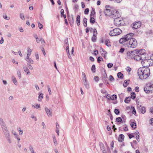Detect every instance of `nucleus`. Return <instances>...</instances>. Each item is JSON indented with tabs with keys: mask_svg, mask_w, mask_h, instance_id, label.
Returning <instances> with one entry per match:
<instances>
[{
	"mask_svg": "<svg viewBox=\"0 0 153 153\" xmlns=\"http://www.w3.org/2000/svg\"><path fill=\"white\" fill-rule=\"evenodd\" d=\"M134 35V34L132 33L127 34L120 39L119 42L123 44L126 42V44L128 47L135 48L137 46V42L136 40L133 37Z\"/></svg>",
	"mask_w": 153,
	"mask_h": 153,
	"instance_id": "nucleus-1",
	"label": "nucleus"
},
{
	"mask_svg": "<svg viewBox=\"0 0 153 153\" xmlns=\"http://www.w3.org/2000/svg\"><path fill=\"white\" fill-rule=\"evenodd\" d=\"M144 53H145V49H143L129 51L127 53L126 58L129 59H134L135 60L139 61L141 58H144L145 55L142 54H144Z\"/></svg>",
	"mask_w": 153,
	"mask_h": 153,
	"instance_id": "nucleus-2",
	"label": "nucleus"
},
{
	"mask_svg": "<svg viewBox=\"0 0 153 153\" xmlns=\"http://www.w3.org/2000/svg\"><path fill=\"white\" fill-rule=\"evenodd\" d=\"M137 74L140 79H146L150 74V69L148 67H140L138 70Z\"/></svg>",
	"mask_w": 153,
	"mask_h": 153,
	"instance_id": "nucleus-3",
	"label": "nucleus"
},
{
	"mask_svg": "<svg viewBox=\"0 0 153 153\" xmlns=\"http://www.w3.org/2000/svg\"><path fill=\"white\" fill-rule=\"evenodd\" d=\"M143 54L145 55L144 58H142L140 59V60H141V63L143 66V67H148L149 66L153 65V62H152V63H149L150 59H146V51L145 50V53Z\"/></svg>",
	"mask_w": 153,
	"mask_h": 153,
	"instance_id": "nucleus-4",
	"label": "nucleus"
},
{
	"mask_svg": "<svg viewBox=\"0 0 153 153\" xmlns=\"http://www.w3.org/2000/svg\"><path fill=\"white\" fill-rule=\"evenodd\" d=\"M0 124L6 137L10 136V134L7 129L6 126L2 118H0Z\"/></svg>",
	"mask_w": 153,
	"mask_h": 153,
	"instance_id": "nucleus-5",
	"label": "nucleus"
},
{
	"mask_svg": "<svg viewBox=\"0 0 153 153\" xmlns=\"http://www.w3.org/2000/svg\"><path fill=\"white\" fill-rule=\"evenodd\" d=\"M144 90L147 94L153 93V84H147L144 88Z\"/></svg>",
	"mask_w": 153,
	"mask_h": 153,
	"instance_id": "nucleus-6",
	"label": "nucleus"
},
{
	"mask_svg": "<svg viewBox=\"0 0 153 153\" xmlns=\"http://www.w3.org/2000/svg\"><path fill=\"white\" fill-rule=\"evenodd\" d=\"M122 32L120 28H116L111 30L109 33V35L111 36H117L119 35Z\"/></svg>",
	"mask_w": 153,
	"mask_h": 153,
	"instance_id": "nucleus-7",
	"label": "nucleus"
},
{
	"mask_svg": "<svg viewBox=\"0 0 153 153\" xmlns=\"http://www.w3.org/2000/svg\"><path fill=\"white\" fill-rule=\"evenodd\" d=\"M111 17L114 19L120 17L121 16L119 11L116 9L112 10L111 13Z\"/></svg>",
	"mask_w": 153,
	"mask_h": 153,
	"instance_id": "nucleus-8",
	"label": "nucleus"
},
{
	"mask_svg": "<svg viewBox=\"0 0 153 153\" xmlns=\"http://www.w3.org/2000/svg\"><path fill=\"white\" fill-rule=\"evenodd\" d=\"M122 20V19L120 17L115 19H114V23L117 26H121Z\"/></svg>",
	"mask_w": 153,
	"mask_h": 153,
	"instance_id": "nucleus-9",
	"label": "nucleus"
},
{
	"mask_svg": "<svg viewBox=\"0 0 153 153\" xmlns=\"http://www.w3.org/2000/svg\"><path fill=\"white\" fill-rule=\"evenodd\" d=\"M141 22H135L133 23L132 28L134 29H136L140 27Z\"/></svg>",
	"mask_w": 153,
	"mask_h": 153,
	"instance_id": "nucleus-10",
	"label": "nucleus"
},
{
	"mask_svg": "<svg viewBox=\"0 0 153 153\" xmlns=\"http://www.w3.org/2000/svg\"><path fill=\"white\" fill-rule=\"evenodd\" d=\"M45 109L48 116H52V113L51 112L50 110L47 107H45Z\"/></svg>",
	"mask_w": 153,
	"mask_h": 153,
	"instance_id": "nucleus-11",
	"label": "nucleus"
},
{
	"mask_svg": "<svg viewBox=\"0 0 153 153\" xmlns=\"http://www.w3.org/2000/svg\"><path fill=\"white\" fill-rule=\"evenodd\" d=\"M124 138V135L122 134H120L118 138V141L120 142H122L123 141Z\"/></svg>",
	"mask_w": 153,
	"mask_h": 153,
	"instance_id": "nucleus-12",
	"label": "nucleus"
},
{
	"mask_svg": "<svg viewBox=\"0 0 153 153\" xmlns=\"http://www.w3.org/2000/svg\"><path fill=\"white\" fill-rule=\"evenodd\" d=\"M25 60L29 63L31 64L33 63V61L29 57H26L25 58Z\"/></svg>",
	"mask_w": 153,
	"mask_h": 153,
	"instance_id": "nucleus-13",
	"label": "nucleus"
},
{
	"mask_svg": "<svg viewBox=\"0 0 153 153\" xmlns=\"http://www.w3.org/2000/svg\"><path fill=\"white\" fill-rule=\"evenodd\" d=\"M80 17L79 15H78L76 18V23L78 26L80 25Z\"/></svg>",
	"mask_w": 153,
	"mask_h": 153,
	"instance_id": "nucleus-14",
	"label": "nucleus"
},
{
	"mask_svg": "<svg viewBox=\"0 0 153 153\" xmlns=\"http://www.w3.org/2000/svg\"><path fill=\"white\" fill-rule=\"evenodd\" d=\"M100 51L102 53V55L104 57H105L106 56V52L104 51L102 48H101V49H100Z\"/></svg>",
	"mask_w": 153,
	"mask_h": 153,
	"instance_id": "nucleus-15",
	"label": "nucleus"
},
{
	"mask_svg": "<svg viewBox=\"0 0 153 153\" xmlns=\"http://www.w3.org/2000/svg\"><path fill=\"white\" fill-rule=\"evenodd\" d=\"M111 11H112V10L111 9L106 8V9L105 11V13L107 14V15H109L110 14H111Z\"/></svg>",
	"mask_w": 153,
	"mask_h": 153,
	"instance_id": "nucleus-16",
	"label": "nucleus"
},
{
	"mask_svg": "<svg viewBox=\"0 0 153 153\" xmlns=\"http://www.w3.org/2000/svg\"><path fill=\"white\" fill-rule=\"evenodd\" d=\"M11 79L14 84L16 85H17V82L15 77L13 76L12 77Z\"/></svg>",
	"mask_w": 153,
	"mask_h": 153,
	"instance_id": "nucleus-17",
	"label": "nucleus"
},
{
	"mask_svg": "<svg viewBox=\"0 0 153 153\" xmlns=\"http://www.w3.org/2000/svg\"><path fill=\"white\" fill-rule=\"evenodd\" d=\"M83 84H84V85L85 86V88L87 89H88L89 88V87L88 82V81H83Z\"/></svg>",
	"mask_w": 153,
	"mask_h": 153,
	"instance_id": "nucleus-18",
	"label": "nucleus"
},
{
	"mask_svg": "<svg viewBox=\"0 0 153 153\" xmlns=\"http://www.w3.org/2000/svg\"><path fill=\"white\" fill-rule=\"evenodd\" d=\"M32 50L30 48L27 49V53L26 57H29L31 54Z\"/></svg>",
	"mask_w": 153,
	"mask_h": 153,
	"instance_id": "nucleus-19",
	"label": "nucleus"
},
{
	"mask_svg": "<svg viewBox=\"0 0 153 153\" xmlns=\"http://www.w3.org/2000/svg\"><path fill=\"white\" fill-rule=\"evenodd\" d=\"M23 69L25 72H26L27 75L30 73V71L28 68L26 67H24Z\"/></svg>",
	"mask_w": 153,
	"mask_h": 153,
	"instance_id": "nucleus-20",
	"label": "nucleus"
},
{
	"mask_svg": "<svg viewBox=\"0 0 153 153\" xmlns=\"http://www.w3.org/2000/svg\"><path fill=\"white\" fill-rule=\"evenodd\" d=\"M141 108L140 109V111L141 113L144 114L146 112V108L144 107H141L140 106Z\"/></svg>",
	"mask_w": 153,
	"mask_h": 153,
	"instance_id": "nucleus-21",
	"label": "nucleus"
},
{
	"mask_svg": "<svg viewBox=\"0 0 153 153\" xmlns=\"http://www.w3.org/2000/svg\"><path fill=\"white\" fill-rule=\"evenodd\" d=\"M105 42V45L107 46L110 47L111 46V45L110 44V41L108 39L106 40Z\"/></svg>",
	"mask_w": 153,
	"mask_h": 153,
	"instance_id": "nucleus-22",
	"label": "nucleus"
},
{
	"mask_svg": "<svg viewBox=\"0 0 153 153\" xmlns=\"http://www.w3.org/2000/svg\"><path fill=\"white\" fill-rule=\"evenodd\" d=\"M43 94L42 93L40 94L38 97V101H41L42 99L43 98Z\"/></svg>",
	"mask_w": 153,
	"mask_h": 153,
	"instance_id": "nucleus-23",
	"label": "nucleus"
},
{
	"mask_svg": "<svg viewBox=\"0 0 153 153\" xmlns=\"http://www.w3.org/2000/svg\"><path fill=\"white\" fill-rule=\"evenodd\" d=\"M129 80H125L124 81V82L123 84V86L124 87H126L127 85L129 84Z\"/></svg>",
	"mask_w": 153,
	"mask_h": 153,
	"instance_id": "nucleus-24",
	"label": "nucleus"
},
{
	"mask_svg": "<svg viewBox=\"0 0 153 153\" xmlns=\"http://www.w3.org/2000/svg\"><path fill=\"white\" fill-rule=\"evenodd\" d=\"M131 127L132 128L135 129L136 128V123L134 122H131L130 124Z\"/></svg>",
	"mask_w": 153,
	"mask_h": 153,
	"instance_id": "nucleus-25",
	"label": "nucleus"
},
{
	"mask_svg": "<svg viewBox=\"0 0 153 153\" xmlns=\"http://www.w3.org/2000/svg\"><path fill=\"white\" fill-rule=\"evenodd\" d=\"M118 77L120 79L123 78V74L121 72H119L117 73Z\"/></svg>",
	"mask_w": 153,
	"mask_h": 153,
	"instance_id": "nucleus-26",
	"label": "nucleus"
},
{
	"mask_svg": "<svg viewBox=\"0 0 153 153\" xmlns=\"http://www.w3.org/2000/svg\"><path fill=\"white\" fill-rule=\"evenodd\" d=\"M53 140L54 143V145L56 146L57 145V141L56 137L55 136H53Z\"/></svg>",
	"mask_w": 153,
	"mask_h": 153,
	"instance_id": "nucleus-27",
	"label": "nucleus"
},
{
	"mask_svg": "<svg viewBox=\"0 0 153 153\" xmlns=\"http://www.w3.org/2000/svg\"><path fill=\"white\" fill-rule=\"evenodd\" d=\"M17 74L19 78L20 79L21 77V73L20 70H18L17 71Z\"/></svg>",
	"mask_w": 153,
	"mask_h": 153,
	"instance_id": "nucleus-28",
	"label": "nucleus"
},
{
	"mask_svg": "<svg viewBox=\"0 0 153 153\" xmlns=\"http://www.w3.org/2000/svg\"><path fill=\"white\" fill-rule=\"evenodd\" d=\"M90 21L91 23L93 24L95 22V19L94 18L92 17H90Z\"/></svg>",
	"mask_w": 153,
	"mask_h": 153,
	"instance_id": "nucleus-29",
	"label": "nucleus"
},
{
	"mask_svg": "<svg viewBox=\"0 0 153 153\" xmlns=\"http://www.w3.org/2000/svg\"><path fill=\"white\" fill-rule=\"evenodd\" d=\"M136 97V94L134 92H132L131 93V98L133 99H134Z\"/></svg>",
	"mask_w": 153,
	"mask_h": 153,
	"instance_id": "nucleus-30",
	"label": "nucleus"
},
{
	"mask_svg": "<svg viewBox=\"0 0 153 153\" xmlns=\"http://www.w3.org/2000/svg\"><path fill=\"white\" fill-rule=\"evenodd\" d=\"M130 98L129 97H127L125 100V102L126 103H128L130 101Z\"/></svg>",
	"mask_w": 153,
	"mask_h": 153,
	"instance_id": "nucleus-31",
	"label": "nucleus"
},
{
	"mask_svg": "<svg viewBox=\"0 0 153 153\" xmlns=\"http://www.w3.org/2000/svg\"><path fill=\"white\" fill-rule=\"evenodd\" d=\"M82 75L83 76V77L82 78V80H83V81H87V80L86 79V76L85 74L84 73H82Z\"/></svg>",
	"mask_w": 153,
	"mask_h": 153,
	"instance_id": "nucleus-32",
	"label": "nucleus"
},
{
	"mask_svg": "<svg viewBox=\"0 0 153 153\" xmlns=\"http://www.w3.org/2000/svg\"><path fill=\"white\" fill-rule=\"evenodd\" d=\"M29 149L32 153H36V152H34L32 146H30L29 147Z\"/></svg>",
	"mask_w": 153,
	"mask_h": 153,
	"instance_id": "nucleus-33",
	"label": "nucleus"
},
{
	"mask_svg": "<svg viewBox=\"0 0 153 153\" xmlns=\"http://www.w3.org/2000/svg\"><path fill=\"white\" fill-rule=\"evenodd\" d=\"M117 97L116 95L113 94V95L111 96V100H114L117 99Z\"/></svg>",
	"mask_w": 153,
	"mask_h": 153,
	"instance_id": "nucleus-34",
	"label": "nucleus"
},
{
	"mask_svg": "<svg viewBox=\"0 0 153 153\" xmlns=\"http://www.w3.org/2000/svg\"><path fill=\"white\" fill-rule=\"evenodd\" d=\"M95 65H93L92 66L91 68V70L94 73L95 72Z\"/></svg>",
	"mask_w": 153,
	"mask_h": 153,
	"instance_id": "nucleus-35",
	"label": "nucleus"
},
{
	"mask_svg": "<svg viewBox=\"0 0 153 153\" xmlns=\"http://www.w3.org/2000/svg\"><path fill=\"white\" fill-rule=\"evenodd\" d=\"M93 33L94 36H97V30L96 29H94Z\"/></svg>",
	"mask_w": 153,
	"mask_h": 153,
	"instance_id": "nucleus-36",
	"label": "nucleus"
},
{
	"mask_svg": "<svg viewBox=\"0 0 153 153\" xmlns=\"http://www.w3.org/2000/svg\"><path fill=\"white\" fill-rule=\"evenodd\" d=\"M114 112L116 115H118L120 113V111L118 109H115L114 110Z\"/></svg>",
	"mask_w": 153,
	"mask_h": 153,
	"instance_id": "nucleus-37",
	"label": "nucleus"
},
{
	"mask_svg": "<svg viewBox=\"0 0 153 153\" xmlns=\"http://www.w3.org/2000/svg\"><path fill=\"white\" fill-rule=\"evenodd\" d=\"M38 26L39 28L40 29H42L43 28V25L42 24H41L39 22H38Z\"/></svg>",
	"mask_w": 153,
	"mask_h": 153,
	"instance_id": "nucleus-38",
	"label": "nucleus"
},
{
	"mask_svg": "<svg viewBox=\"0 0 153 153\" xmlns=\"http://www.w3.org/2000/svg\"><path fill=\"white\" fill-rule=\"evenodd\" d=\"M101 149L102 150L103 153H107V151L104 147L101 148Z\"/></svg>",
	"mask_w": 153,
	"mask_h": 153,
	"instance_id": "nucleus-39",
	"label": "nucleus"
},
{
	"mask_svg": "<svg viewBox=\"0 0 153 153\" xmlns=\"http://www.w3.org/2000/svg\"><path fill=\"white\" fill-rule=\"evenodd\" d=\"M41 43L43 45H45V42L44 39L42 38H41L40 39Z\"/></svg>",
	"mask_w": 153,
	"mask_h": 153,
	"instance_id": "nucleus-40",
	"label": "nucleus"
},
{
	"mask_svg": "<svg viewBox=\"0 0 153 153\" xmlns=\"http://www.w3.org/2000/svg\"><path fill=\"white\" fill-rule=\"evenodd\" d=\"M122 121V119L120 117H117L116 118V121L117 122H120Z\"/></svg>",
	"mask_w": 153,
	"mask_h": 153,
	"instance_id": "nucleus-41",
	"label": "nucleus"
},
{
	"mask_svg": "<svg viewBox=\"0 0 153 153\" xmlns=\"http://www.w3.org/2000/svg\"><path fill=\"white\" fill-rule=\"evenodd\" d=\"M41 50L43 52V54L44 56H46V53L45 50L44 49V48H41Z\"/></svg>",
	"mask_w": 153,
	"mask_h": 153,
	"instance_id": "nucleus-42",
	"label": "nucleus"
},
{
	"mask_svg": "<svg viewBox=\"0 0 153 153\" xmlns=\"http://www.w3.org/2000/svg\"><path fill=\"white\" fill-rule=\"evenodd\" d=\"M96 36H93L91 38L92 41L94 42H95L96 41Z\"/></svg>",
	"mask_w": 153,
	"mask_h": 153,
	"instance_id": "nucleus-43",
	"label": "nucleus"
},
{
	"mask_svg": "<svg viewBox=\"0 0 153 153\" xmlns=\"http://www.w3.org/2000/svg\"><path fill=\"white\" fill-rule=\"evenodd\" d=\"M109 78L110 81L111 82L113 81L114 80V78H113V76L112 75H110L109 76Z\"/></svg>",
	"mask_w": 153,
	"mask_h": 153,
	"instance_id": "nucleus-44",
	"label": "nucleus"
},
{
	"mask_svg": "<svg viewBox=\"0 0 153 153\" xmlns=\"http://www.w3.org/2000/svg\"><path fill=\"white\" fill-rule=\"evenodd\" d=\"M102 60H103V59L101 57H100V56L98 57L97 59V62H98L99 63L100 62V61Z\"/></svg>",
	"mask_w": 153,
	"mask_h": 153,
	"instance_id": "nucleus-45",
	"label": "nucleus"
},
{
	"mask_svg": "<svg viewBox=\"0 0 153 153\" xmlns=\"http://www.w3.org/2000/svg\"><path fill=\"white\" fill-rule=\"evenodd\" d=\"M89 11V9L88 8H86L84 11V13L85 15H87L88 14Z\"/></svg>",
	"mask_w": 153,
	"mask_h": 153,
	"instance_id": "nucleus-46",
	"label": "nucleus"
},
{
	"mask_svg": "<svg viewBox=\"0 0 153 153\" xmlns=\"http://www.w3.org/2000/svg\"><path fill=\"white\" fill-rule=\"evenodd\" d=\"M95 13V11L94 10V9H92L91 11V14H90V16H93L94 15Z\"/></svg>",
	"mask_w": 153,
	"mask_h": 153,
	"instance_id": "nucleus-47",
	"label": "nucleus"
},
{
	"mask_svg": "<svg viewBox=\"0 0 153 153\" xmlns=\"http://www.w3.org/2000/svg\"><path fill=\"white\" fill-rule=\"evenodd\" d=\"M131 108L132 109V113L134 114H135L136 113V112L135 108L134 107H131Z\"/></svg>",
	"mask_w": 153,
	"mask_h": 153,
	"instance_id": "nucleus-48",
	"label": "nucleus"
},
{
	"mask_svg": "<svg viewBox=\"0 0 153 153\" xmlns=\"http://www.w3.org/2000/svg\"><path fill=\"white\" fill-rule=\"evenodd\" d=\"M107 66L108 68H111L113 66V64L111 63H109L107 64Z\"/></svg>",
	"mask_w": 153,
	"mask_h": 153,
	"instance_id": "nucleus-49",
	"label": "nucleus"
},
{
	"mask_svg": "<svg viewBox=\"0 0 153 153\" xmlns=\"http://www.w3.org/2000/svg\"><path fill=\"white\" fill-rule=\"evenodd\" d=\"M20 17L21 19L22 20H24L25 18L24 15L23 14H20Z\"/></svg>",
	"mask_w": 153,
	"mask_h": 153,
	"instance_id": "nucleus-50",
	"label": "nucleus"
},
{
	"mask_svg": "<svg viewBox=\"0 0 153 153\" xmlns=\"http://www.w3.org/2000/svg\"><path fill=\"white\" fill-rule=\"evenodd\" d=\"M10 136L6 137V139L7 140V141H8V143H11V141L10 140Z\"/></svg>",
	"mask_w": 153,
	"mask_h": 153,
	"instance_id": "nucleus-51",
	"label": "nucleus"
},
{
	"mask_svg": "<svg viewBox=\"0 0 153 153\" xmlns=\"http://www.w3.org/2000/svg\"><path fill=\"white\" fill-rule=\"evenodd\" d=\"M66 49L68 54H70L69 46H66Z\"/></svg>",
	"mask_w": 153,
	"mask_h": 153,
	"instance_id": "nucleus-52",
	"label": "nucleus"
},
{
	"mask_svg": "<svg viewBox=\"0 0 153 153\" xmlns=\"http://www.w3.org/2000/svg\"><path fill=\"white\" fill-rule=\"evenodd\" d=\"M3 18L4 19L7 20H9L10 18L9 17H7V16L6 15H4L3 16Z\"/></svg>",
	"mask_w": 153,
	"mask_h": 153,
	"instance_id": "nucleus-53",
	"label": "nucleus"
},
{
	"mask_svg": "<svg viewBox=\"0 0 153 153\" xmlns=\"http://www.w3.org/2000/svg\"><path fill=\"white\" fill-rule=\"evenodd\" d=\"M65 45L66 46H68V39H65Z\"/></svg>",
	"mask_w": 153,
	"mask_h": 153,
	"instance_id": "nucleus-54",
	"label": "nucleus"
},
{
	"mask_svg": "<svg viewBox=\"0 0 153 153\" xmlns=\"http://www.w3.org/2000/svg\"><path fill=\"white\" fill-rule=\"evenodd\" d=\"M48 89L49 94L51 95V88L49 85L48 86Z\"/></svg>",
	"mask_w": 153,
	"mask_h": 153,
	"instance_id": "nucleus-55",
	"label": "nucleus"
},
{
	"mask_svg": "<svg viewBox=\"0 0 153 153\" xmlns=\"http://www.w3.org/2000/svg\"><path fill=\"white\" fill-rule=\"evenodd\" d=\"M104 74L103 75V76H102V78H105H105H106L107 77V75L106 74L105 72V71H104Z\"/></svg>",
	"mask_w": 153,
	"mask_h": 153,
	"instance_id": "nucleus-56",
	"label": "nucleus"
},
{
	"mask_svg": "<svg viewBox=\"0 0 153 153\" xmlns=\"http://www.w3.org/2000/svg\"><path fill=\"white\" fill-rule=\"evenodd\" d=\"M101 92L102 94H106L107 91L104 89H102L101 90Z\"/></svg>",
	"mask_w": 153,
	"mask_h": 153,
	"instance_id": "nucleus-57",
	"label": "nucleus"
},
{
	"mask_svg": "<svg viewBox=\"0 0 153 153\" xmlns=\"http://www.w3.org/2000/svg\"><path fill=\"white\" fill-rule=\"evenodd\" d=\"M106 98L108 100H111V96L110 94H107L106 96Z\"/></svg>",
	"mask_w": 153,
	"mask_h": 153,
	"instance_id": "nucleus-58",
	"label": "nucleus"
},
{
	"mask_svg": "<svg viewBox=\"0 0 153 153\" xmlns=\"http://www.w3.org/2000/svg\"><path fill=\"white\" fill-rule=\"evenodd\" d=\"M124 48H121L119 52L121 53H123L124 52Z\"/></svg>",
	"mask_w": 153,
	"mask_h": 153,
	"instance_id": "nucleus-59",
	"label": "nucleus"
},
{
	"mask_svg": "<svg viewBox=\"0 0 153 153\" xmlns=\"http://www.w3.org/2000/svg\"><path fill=\"white\" fill-rule=\"evenodd\" d=\"M27 66L29 68L30 70H32L33 68L32 66L30 64H27Z\"/></svg>",
	"mask_w": 153,
	"mask_h": 153,
	"instance_id": "nucleus-60",
	"label": "nucleus"
},
{
	"mask_svg": "<svg viewBox=\"0 0 153 153\" xmlns=\"http://www.w3.org/2000/svg\"><path fill=\"white\" fill-rule=\"evenodd\" d=\"M40 105L39 104H38L36 105L35 106V108H36V109L39 108H40Z\"/></svg>",
	"mask_w": 153,
	"mask_h": 153,
	"instance_id": "nucleus-61",
	"label": "nucleus"
},
{
	"mask_svg": "<svg viewBox=\"0 0 153 153\" xmlns=\"http://www.w3.org/2000/svg\"><path fill=\"white\" fill-rule=\"evenodd\" d=\"M152 32L151 30H149L148 31H146V34H151L152 33Z\"/></svg>",
	"mask_w": 153,
	"mask_h": 153,
	"instance_id": "nucleus-62",
	"label": "nucleus"
},
{
	"mask_svg": "<svg viewBox=\"0 0 153 153\" xmlns=\"http://www.w3.org/2000/svg\"><path fill=\"white\" fill-rule=\"evenodd\" d=\"M69 21H70V23L71 24H73L74 22V19L73 17H72V20H71H71H69Z\"/></svg>",
	"mask_w": 153,
	"mask_h": 153,
	"instance_id": "nucleus-63",
	"label": "nucleus"
},
{
	"mask_svg": "<svg viewBox=\"0 0 153 153\" xmlns=\"http://www.w3.org/2000/svg\"><path fill=\"white\" fill-rule=\"evenodd\" d=\"M99 145L100 148V149L103 147H104V144L102 143H100Z\"/></svg>",
	"mask_w": 153,
	"mask_h": 153,
	"instance_id": "nucleus-64",
	"label": "nucleus"
}]
</instances>
